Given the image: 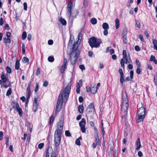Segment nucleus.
I'll list each match as a JSON object with an SVG mask.
<instances>
[{"label": "nucleus", "instance_id": "nucleus-1", "mask_svg": "<svg viewBox=\"0 0 157 157\" xmlns=\"http://www.w3.org/2000/svg\"><path fill=\"white\" fill-rule=\"evenodd\" d=\"M71 85L70 84H68L59 95L56 105L55 116L57 115L61 110L63 102H66L67 100L70 91Z\"/></svg>", "mask_w": 157, "mask_h": 157}, {"label": "nucleus", "instance_id": "nucleus-2", "mask_svg": "<svg viewBox=\"0 0 157 157\" xmlns=\"http://www.w3.org/2000/svg\"><path fill=\"white\" fill-rule=\"evenodd\" d=\"M63 122L59 120L57 124V129L54 133V143L56 146H59L60 143L61 134L62 133L63 128Z\"/></svg>", "mask_w": 157, "mask_h": 157}, {"label": "nucleus", "instance_id": "nucleus-3", "mask_svg": "<svg viewBox=\"0 0 157 157\" xmlns=\"http://www.w3.org/2000/svg\"><path fill=\"white\" fill-rule=\"evenodd\" d=\"M74 6L73 3L72 2L70 1L68 2L67 8V15L69 17H72V19L76 18L78 14V12L77 10H75L73 11L71 14V9L72 7Z\"/></svg>", "mask_w": 157, "mask_h": 157}, {"label": "nucleus", "instance_id": "nucleus-4", "mask_svg": "<svg viewBox=\"0 0 157 157\" xmlns=\"http://www.w3.org/2000/svg\"><path fill=\"white\" fill-rule=\"evenodd\" d=\"M146 110L143 107L140 108L137 112V116L136 117V121L138 123H139L143 121L145 117V113Z\"/></svg>", "mask_w": 157, "mask_h": 157}, {"label": "nucleus", "instance_id": "nucleus-5", "mask_svg": "<svg viewBox=\"0 0 157 157\" xmlns=\"http://www.w3.org/2000/svg\"><path fill=\"white\" fill-rule=\"evenodd\" d=\"M79 54V52L78 50L75 49L74 50L72 51L70 58L71 64L74 65L76 63Z\"/></svg>", "mask_w": 157, "mask_h": 157}, {"label": "nucleus", "instance_id": "nucleus-6", "mask_svg": "<svg viewBox=\"0 0 157 157\" xmlns=\"http://www.w3.org/2000/svg\"><path fill=\"white\" fill-rule=\"evenodd\" d=\"M89 42L90 46L93 48V47H98L102 41L101 39L97 40L94 37L90 38L89 39Z\"/></svg>", "mask_w": 157, "mask_h": 157}, {"label": "nucleus", "instance_id": "nucleus-7", "mask_svg": "<svg viewBox=\"0 0 157 157\" xmlns=\"http://www.w3.org/2000/svg\"><path fill=\"white\" fill-rule=\"evenodd\" d=\"M122 98V106H124L126 108L128 107V96L126 92L123 93Z\"/></svg>", "mask_w": 157, "mask_h": 157}, {"label": "nucleus", "instance_id": "nucleus-8", "mask_svg": "<svg viewBox=\"0 0 157 157\" xmlns=\"http://www.w3.org/2000/svg\"><path fill=\"white\" fill-rule=\"evenodd\" d=\"M46 157H56V153L53 151L51 147H48V148Z\"/></svg>", "mask_w": 157, "mask_h": 157}, {"label": "nucleus", "instance_id": "nucleus-9", "mask_svg": "<svg viewBox=\"0 0 157 157\" xmlns=\"http://www.w3.org/2000/svg\"><path fill=\"white\" fill-rule=\"evenodd\" d=\"M86 124V120L84 118H82L79 123V125L81 128V130L82 133L86 132L85 125Z\"/></svg>", "mask_w": 157, "mask_h": 157}, {"label": "nucleus", "instance_id": "nucleus-10", "mask_svg": "<svg viewBox=\"0 0 157 157\" xmlns=\"http://www.w3.org/2000/svg\"><path fill=\"white\" fill-rule=\"evenodd\" d=\"M102 27L104 29L103 34L104 35L107 36L108 34L107 30L109 29V27L108 24L107 23H104L102 25Z\"/></svg>", "mask_w": 157, "mask_h": 157}, {"label": "nucleus", "instance_id": "nucleus-11", "mask_svg": "<svg viewBox=\"0 0 157 157\" xmlns=\"http://www.w3.org/2000/svg\"><path fill=\"white\" fill-rule=\"evenodd\" d=\"M14 104L16 110L18 112L20 116H21L23 113V111L19 107L18 103L17 102H16Z\"/></svg>", "mask_w": 157, "mask_h": 157}, {"label": "nucleus", "instance_id": "nucleus-12", "mask_svg": "<svg viewBox=\"0 0 157 157\" xmlns=\"http://www.w3.org/2000/svg\"><path fill=\"white\" fill-rule=\"evenodd\" d=\"M119 72L120 74V82L122 83L124 81V74L122 69L119 70Z\"/></svg>", "mask_w": 157, "mask_h": 157}, {"label": "nucleus", "instance_id": "nucleus-13", "mask_svg": "<svg viewBox=\"0 0 157 157\" xmlns=\"http://www.w3.org/2000/svg\"><path fill=\"white\" fill-rule=\"evenodd\" d=\"M87 112L90 113L94 111V108L92 103L90 104L87 107Z\"/></svg>", "mask_w": 157, "mask_h": 157}, {"label": "nucleus", "instance_id": "nucleus-14", "mask_svg": "<svg viewBox=\"0 0 157 157\" xmlns=\"http://www.w3.org/2000/svg\"><path fill=\"white\" fill-rule=\"evenodd\" d=\"M95 137L96 143H94L92 144V147L94 148H95L96 147V146L97 145H99L100 144L99 138L98 135H97Z\"/></svg>", "mask_w": 157, "mask_h": 157}, {"label": "nucleus", "instance_id": "nucleus-15", "mask_svg": "<svg viewBox=\"0 0 157 157\" xmlns=\"http://www.w3.org/2000/svg\"><path fill=\"white\" fill-rule=\"evenodd\" d=\"M96 84L92 85L91 86V92L92 93L94 94H95L97 91V89L96 87Z\"/></svg>", "mask_w": 157, "mask_h": 157}, {"label": "nucleus", "instance_id": "nucleus-16", "mask_svg": "<svg viewBox=\"0 0 157 157\" xmlns=\"http://www.w3.org/2000/svg\"><path fill=\"white\" fill-rule=\"evenodd\" d=\"M128 107L126 108L124 107V106H121V109L122 112L123 113V116L124 117L125 119H126V117L127 115V110L128 109Z\"/></svg>", "mask_w": 157, "mask_h": 157}, {"label": "nucleus", "instance_id": "nucleus-17", "mask_svg": "<svg viewBox=\"0 0 157 157\" xmlns=\"http://www.w3.org/2000/svg\"><path fill=\"white\" fill-rule=\"evenodd\" d=\"M128 59V56H127V55H123V59H121V66L122 67H124V59Z\"/></svg>", "mask_w": 157, "mask_h": 157}, {"label": "nucleus", "instance_id": "nucleus-18", "mask_svg": "<svg viewBox=\"0 0 157 157\" xmlns=\"http://www.w3.org/2000/svg\"><path fill=\"white\" fill-rule=\"evenodd\" d=\"M136 150H138L140 147L141 144L140 143V140L139 138H138L136 141Z\"/></svg>", "mask_w": 157, "mask_h": 157}, {"label": "nucleus", "instance_id": "nucleus-19", "mask_svg": "<svg viewBox=\"0 0 157 157\" xmlns=\"http://www.w3.org/2000/svg\"><path fill=\"white\" fill-rule=\"evenodd\" d=\"M30 85H31L30 84H29L27 88L26 95L28 97H29L30 96Z\"/></svg>", "mask_w": 157, "mask_h": 157}, {"label": "nucleus", "instance_id": "nucleus-20", "mask_svg": "<svg viewBox=\"0 0 157 157\" xmlns=\"http://www.w3.org/2000/svg\"><path fill=\"white\" fill-rule=\"evenodd\" d=\"M115 27L116 29H118L120 25L119 20L118 18H116L115 20Z\"/></svg>", "mask_w": 157, "mask_h": 157}, {"label": "nucleus", "instance_id": "nucleus-21", "mask_svg": "<svg viewBox=\"0 0 157 157\" xmlns=\"http://www.w3.org/2000/svg\"><path fill=\"white\" fill-rule=\"evenodd\" d=\"M1 78L3 82H6L8 80V78H6V76L4 74H3L1 75Z\"/></svg>", "mask_w": 157, "mask_h": 157}, {"label": "nucleus", "instance_id": "nucleus-22", "mask_svg": "<svg viewBox=\"0 0 157 157\" xmlns=\"http://www.w3.org/2000/svg\"><path fill=\"white\" fill-rule=\"evenodd\" d=\"M3 41L4 43L6 44L9 43L10 44L11 42L10 38H4L3 39Z\"/></svg>", "mask_w": 157, "mask_h": 157}, {"label": "nucleus", "instance_id": "nucleus-23", "mask_svg": "<svg viewBox=\"0 0 157 157\" xmlns=\"http://www.w3.org/2000/svg\"><path fill=\"white\" fill-rule=\"evenodd\" d=\"M150 60L153 61L155 64H157V61L155 59V57L153 56H151L150 59Z\"/></svg>", "mask_w": 157, "mask_h": 157}, {"label": "nucleus", "instance_id": "nucleus-24", "mask_svg": "<svg viewBox=\"0 0 157 157\" xmlns=\"http://www.w3.org/2000/svg\"><path fill=\"white\" fill-rule=\"evenodd\" d=\"M78 46V43L77 42H76L74 43L73 45L72 48L73 49V50H74L75 49L78 50L77 48Z\"/></svg>", "mask_w": 157, "mask_h": 157}, {"label": "nucleus", "instance_id": "nucleus-25", "mask_svg": "<svg viewBox=\"0 0 157 157\" xmlns=\"http://www.w3.org/2000/svg\"><path fill=\"white\" fill-rule=\"evenodd\" d=\"M101 129L102 132V135L103 136H104L105 135V131L103 127V124L102 122V121H101Z\"/></svg>", "mask_w": 157, "mask_h": 157}, {"label": "nucleus", "instance_id": "nucleus-26", "mask_svg": "<svg viewBox=\"0 0 157 157\" xmlns=\"http://www.w3.org/2000/svg\"><path fill=\"white\" fill-rule=\"evenodd\" d=\"M60 21L63 25H66L67 22L64 19L61 18L60 19Z\"/></svg>", "mask_w": 157, "mask_h": 157}, {"label": "nucleus", "instance_id": "nucleus-27", "mask_svg": "<svg viewBox=\"0 0 157 157\" xmlns=\"http://www.w3.org/2000/svg\"><path fill=\"white\" fill-rule=\"evenodd\" d=\"M82 86V82L81 80H80L79 82L77 83L76 86L77 88H80Z\"/></svg>", "mask_w": 157, "mask_h": 157}, {"label": "nucleus", "instance_id": "nucleus-28", "mask_svg": "<svg viewBox=\"0 0 157 157\" xmlns=\"http://www.w3.org/2000/svg\"><path fill=\"white\" fill-rule=\"evenodd\" d=\"M22 61L23 63H27L29 62V59L27 58L24 57L22 59Z\"/></svg>", "mask_w": 157, "mask_h": 157}, {"label": "nucleus", "instance_id": "nucleus-29", "mask_svg": "<svg viewBox=\"0 0 157 157\" xmlns=\"http://www.w3.org/2000/svg\"><path fill=\"white\" fill-rule=\"evenodd\" d=\"M83 105H80L78 107V111L80 113H83Z\"/></svg>", "mask_w": 157, "mask_h": 157}, {"label": "nucleus", "instance_id": "nucleus-30", "mask_svg": "<svg viewBox=\"0 0 157 157\" xmlns=\"http://www.w3.org/2000/svg\"><path fill=\"white\" fill-rule=\"evenodd\" d=\"M19 62L18 60H17L16 62L15 65V68L16 69L18 70L19 68Z\"/></svg>", "mask_w": 157, "mask_h": 157}, {"label": "nucleus", "instance_id": "nucleus-31", "mask_svg": "<svg viewBox=\"0 0 157 157\" xmlns=\"http://www.w3.org/2000/svg\"><path fill=\"white\" fill-rule=\"evenodd\" d=\"M38 105V104H33V110L35 112L37 110Z\"/></svg>", "mask_w": 157, "mask_h": 157}, {"label": "nucleus", "instance_id": "nucleus-32", "mask_svg": "<svg viewBox=\"0 0 157 157\" xmlns=\"http://www.w3.org/2000/svg\"><path fill=\"white\" fill-rule=\"evenodd\" d=\"M91 22L93 24H95L97 22V19L94 18H93L91 19Z\"/></svg>", "mask_w": 157, "mask_h": 157}, {"label": "nucleus", "instance_id": "nucleus-33", "mask_svg": "<svg viewBox=\"0 0 157 157\" xmlns=\"http://www.w3.org/2000/svg\"><path fill=\"white\" fill-rule=\"evenodd\" d=\"M66 65L64 66V65L63 64L61 67L60 68V71L62 73H63L65 71L66 69Z\"/></svg>", "mask_w": 157, "mask_h": 157}, {"label": "nucleus", "instance_id": "nucleus-34", "mask_svg": "<svg viewBox=\"0 0 157 157\" xmlns=\"http://www.w3.org/2000/svg\"><path fill=\"white\" fill-rule=\"evenodd\" d=\"M54 119V118L53 117V115H52L50 117V121H49L50 124H52L53 123Z\"/></svg>", "mask_w": 157, "mask_h": 157}, {"label": "nucleus", "instance_id": "nucleus-35", "mask_svg": "<svg viewBox=\"0 0 157 157\" xmlns=\"http://www.w3.org/2000/svg\"><path fill=\"white\" fill-rule=\"evenodd\" d=\"M54 58L52 56H49L48 58V60L50 62H52L54 61Z\"/></svg>", "mask_w": 157, "mask_h": 157}, {"label": "nucleus", "instance_id": "nucleus-36", "mask_svg": "<svg viewBox=\"0 0 157 157\" xmlns=\"http://www.w3.org/2000/svg\"><path fill=\"white\" fill-rule=\"evenodd\" d=\"M82 34L81 33H79L78 34V42H79V40H80V41L81 40L82 37Z\"/></svg>", "mask_w": 157, "mask_h": 157}, {"label": "nucleus", "instance_id": "nucleus-37", "mask_svg": "<svg viewBox=\"0 0 157 157\" xmlns=\"http://www.w3.org/2000/svg\"><path fill=\"white\" fill-rule=\"evenodd\" d=\"M11 88H10L7 92L6 95L7 96H9L11 94Z\"/></svg>", "mask_w": 157, "mask_h": 157}, {"label": "nucleus", "instance_id": "nucleus-38", "mask_svg": "<svg viewBox=\"0 0 157 157\" xmlns=\"http://www.w3.org/2000/svg\"><path fill=\"white\" fill-rule=\"evenodd\" d=\"M27 36L26 33V32H24L22 35V39L23 40L25 39Z\"/></svg>", "mask_w": 157, "mask_h": 157}, {"label": "nucleus", "instance_id": "nucleus-39", "mask_svg": "<svg viewBox=\"0 0 157 157\" xmlns=\"http://www.w3.org/2000/svg\"><path fill=\"white\" fill-rule=\"evenodd\" d=\"M129 59H125V60H124V62H125V63L126 64L127 63H132L131 60L130 59L129 57Z\"/></svg>", "mask_w": 157, "mask_h": 157}, {"label": "nucleus", "instance_id": "nucleus-40", "mask_svg": "<svg viewBox=\"0 0 157 157\" xmlns=\"http://www.w3.org/2000/svg\"><path fill=\"white\" fill-rule=\"evenodd\" d=\"M65 135L67 136H71V134L68 130L66 131L65 132Z\"/></svg>", "mask_w": 157, "mask_h": 157}, {"label": "nucleus", "instance_id": "nucleus-41", "mask_svg": "<svg viewBox=\"0 0 157 157\" xmlns=\"http://www.w3.org/2000/svg\"><path fill=\"white\" fill-rule=\"evenodd\" d=\"M154 80L155 84L157 85V75H154Z\"/></svg>", "mask_w": 157, "mask_h": 157}, {"label": "nucleus", "instance_id": "nucleus-42", "mask_svg": "<svg viewBox=\"0 0 157 157\" xmlns=\"http://www.w3.org/2000/svg\"><path fill=\"white\" fill-rule=\"evenodd\" d=\"M6 70L7 72L9 73H10L11 72V69L9 67H7L6 68Z\"/></svg>", "mask_w": 157, "mask_h": 157}, {"label": "nucleus", "instance_id": "nucleus-43", "mask_svg": "<svg viewBox=\"0 0 157 157\" xmlns=\"http://www.w3.org/2000/svg\"><path fill=\"white\" fill-rule=\"evenodd\" d=\"M44 145V144L43 143H41L39 144L38 145V147L40 149H42Z\"/></svg>", "mask_w": 157, "mask_h": 157}, {"label": "nucleus", "instance_id": "nucleus-44", "mask_svg": "<svg viewBox=\"0 0 157 157\" xmlns=\"http://www.w3.org/2000/svg\"><path fill=\"white\" fill-rule=\"evenodd\" d=\"M40 74V68L39 67H38L37 68L36 71V75H38Z\"/></svg>", "mask_w": 157, "mask_h": 157}, {"label": "nucleus", "instance_id": "nucleus-45", "mask_svg": "<svg viewBox=\"0 0 157 157\" xmlns=\"http://www.w3.org/2000/svg\"><path fill=\"white\" fill-rule=\"evenodd\" d=\"M140 67H139V66L137 67L136 72L138 74H140Z\"/></svg>", "mask_w": 157, "mask_h": 157}, {"label": "nucleus", "instance_id": "nucleus-46", "mask_svg": "<svg viewBox=\"0 0 157 157\" xmlns=\"http://www.w3.org/2000/svg\"><path fill=\"white\" fill-rule=\"evenodd\" d=\"M83 4L85 7H87L88 6V3L86 0H84Z\"/></svg>", "mask_w": 157, "mask_h": 157}, {"label": "nucleus", "instance_id": "nucleus-47", "mask_svg": "<svg viewBox=\"0 0 157 157\" xmlns=\"http://www.w3.org/2000/svg\"><path fill=\"white\" fill-rule=\"evenodd\" d=\"M39 84L38 83H36V88L34 89V91L35 92H37L39 88Z\"/></svg>", "mask_w": 157, "mask_h": 157}, {"label": "nucleus", "instance_id": "nucleus-48", "mask_svg": "<svg viewBox=\"0 0 157 157\" xmlns=\"http://www.w3.org/2000/svg\"><path fill=\"white\" fill-rule=\"evenodd\" d=\"M133 71L132 70L130 71V78L131 79H132L133 78Z\"/></svg>", "mask_w": 157, "mask_h": 157}, {"label": "nucleus", "instance_id": "nucleus-49", "mask_svg": "<svg viewBox=\"0 0 157 157\" xmlns=\"http://www.w3.org/2000/svg\"><path fill=\"white\" fill-rule=\"evenodd\" d=\"M22 52L23 53H24L25 52V45L24 44H22Z\"/></svg>", "mask_w": 157, "mask_h": 157}, {"label": "nucleus", "instance_id": "nucleus-50", "mask_svg": "<svg viewBox=\"0 0 157 157\" xmlns=\"http://www.w3.org/2000/svg\"><path fill=\"white\" fill-rule=\"evenodd\" d=\"M23 5H24V10H27V4L26 3L24 2L23 3Z\"/></svg>", "mask_w": 157, "mask_h": 157}, {"label": "nucleus", "instance_id": "nucleus-51", "mask_svg": "<svg viewBox=\"0 0 157 157\" xmlns=\"http://www.w3.org/2000/svg\"><path fill=\"white\" fill-rule=\"evenodd\" d=\"M75 143L76 144L78 145H80V142L79 139H77L75 141Z\"/></svg>", "mask_w": 157, "mask_h": 157}, {"label": "nucleus", "instance_id": "nucleus-52", "mask_svg": "<svg viewBox=\"0 0 157 157\" xmlns=\"http://www.w3.org/2000/svg\"><path fill=\"white\" fill-rule=\"evenodd\" d=\"M11 35V33L10 32H7L6 33V35L7 37V38H10Z\"/></svg>", "mask_w": 157, "mask_h": 157}, {"label": "nucleus", "instance_id": "nucleus-53", "mask_svg": "<svg viewBox=\"0 0 157 157\" xmlns=\"http://www.w3.org/2000/svg\"><path fill=\"white\" fill-rule=\"evenodd\" d=\"M79 68L82 70H84L85 67L83 65H80L79 66Z\"/></svg>", "mask_w": 157, "mask_h": 157}, {"label": "nucleus", "instance_id": "nucleus-54", "mask_svg": "<svg viewBox=\"0 0 157 157\" xmlns=\"http://www.w3.org/2000/svg\"><path fill=\"white\" fill-rule=\"evenodd\" d=\"M136 27L139 28H140V23L138 21H136Z\"/></svg>", "mask_w": 157, "mask_h": 157}, {"label": "nucleus", "instance_id": "nucleus-55", "mask_svg": "<svg viewBox=\"0 0 157 157\" xmlns=\"http://www.w3.org/2000/svg\"><path fill=\"white\" fill-rule=\"evenodd\" d=\"M9 138L8 137H7L6 138V146H7L9 144Z\"/></svg>", "mask_w": 157, "mask_h": 157}, {"label": "nucleus", "instance_id": "nucleus-56", "mask_svg": "<svg viewBox=\"0 0 157 157\" xmlns=\"http://www.w3.org/2000/svg\"><path fill=\"white\" fill-rule=\"evenodd\" d=\"M3 24V20L2 17H1L0 19V25H2Z\"/></svg>", "mask_w": 157, "mask_h": 157}, {"label": "nucleus", "instance_id": "nucleus-57", "mask_svg": "<svg viewBox=\"0 0 157 157\" xmlns=\"http://www.w3.org/2000/svg\"><path fill=\"white\" fill-rule=\"evenodd\" d=\"M48 82L46 81H45L43 83V86L44 87H46L48 85Z\"/></svg>", "mask_w": 157, "mask_h": 157}, {"label": "nucleus", "instance_id": "nucleus-58", "mask_svg": "<svg viewBox=\"0 0 157 157\" xmlns=\"http://www.w3.org/2000/svg\"><path fill=\"white\" fill-rule=\"evenodd\" d=\"M5 28L6 29V30H9L10 29L9 26V25L7 24L5 25Z\"/></svg>", "mask_w": 157, "mask_h": 157}, {"label": "nucleus", "instance_id": "nucleus-59", "mask_svg": "<svg viewBox=\"0 0 157 157\" xmlns=\"http://www.w3.org/2000/svg\"><path fill=\"white\" fill-rule=\"evenodd\" d=\"M3 133L2 132H0V140H2L3 139Z\"/></svg>", "mask_w": 157, "mask_h": 157}, {"label": "nucleus", "instance_id": "nucleus-60", "mask_svg": "<svg viewBox=\"0 0 157 157\" xmlns=\"http://www.w3.org/2000/svg\"><path fill=\"white\" fill-rule=\"evenodd\" d=\"M28 39L29 40H30L32 38V35L30 34H28Z\"/></svg>", "mask_w": 157, "mask_h": 157}, {"label": "nucleus", "instance_id": "nucleus-61", "mask_svg": "<svg viewBox=\"0 0 157 157\" xmlns=\"http://www.w3.org/2000/svg\"><path fill=\"white\" fill-rule=\"evenodd\" d=\"M83 101V98L81 97H79V101L81 103Z\"/></svg>", "mask_w": 157, "mask_h": 157}, {"label": "nucleus", "instance_id": "nucleus-62", "mask_svg": "<svg viewBox=\"0 0 157 157\" xmlns=\"http://www.w3.org/2000/svg\"><path fill=\"white\" fill-rule=\"evenodd\" d=\"M127 30L126 29H123V33H122L123 35H126L127 34Z\"/></svg>", "mask_w": 157, "mask_h": 157}, {"label": "nucleus", "instance_id": "nucleus-63", "mask_svg": "<svg viewBox=\"0 0 157 157\" xmlns=\"http://www.w3.org/2000/svg\"><path fill=\"white\" fill-rule=\"evenodd\" d=\"M53 44V41L52 40H50L48 41V44L49 45H52Z\"/></svg>", "mask_w": 157, "mask_h": 157}, {"label": "nucleus", "instance_id": "nucleus-64", "mask_svg": "<svg viewBox=\"0 0 157 157\" xmlns=\"http://www.w3.org/2000/svg\"><path fill=\"white\" fill-rule=\"evenodd\" d=\"M128 68L130 70L132 69L133 68V66L132 64H129L128 66Z\"/></svg>", "mask_w": 157, "mask_h": 157}]
</instances>
